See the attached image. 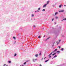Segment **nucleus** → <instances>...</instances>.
<instances>
[{"label":"nucleus","mask_w":66,"mask_h":66,"mask_svg":"<svg viewBox=\"0 0 66 66\" xmlns=\"http://www.w3.org/2000/svg\"><path fill=\"white\" fill-rule=\"evenodd\" d=\"M39 37H40V36H39Z\"/></svg>","instance_id":"a19ab883"},{"label":"nucleus","mask_w":66,"mask_h":66,"mask_svg":"<svg viewBox=\"0 0 66 66\" xmlns=\"http://www.w3.org/2000/svg\"><path fill=\"white\" fill-rule=\"evenodd\" d=\"M56 43H57V44L58 45V44H59L60 43V42H57Z\"/></svg>","instance_id":"2eb2a0df"},{"label":"nucleus","mask_w":66,"mask_h":66,"mask_svg":"<svg viewBox=\"0 0 66 66\" xmlns=\"http://www.w3.org/2000/svg\"><path fill=\"white\" fill-rule=\"evenodd\" d=\"M64 20H66V18H65L64 19Z\"/></svg>","instance_id":"bb28decb"},{"label":"nucleus","mask_w":66,"mask_h":66,"mask_svg":"<svg viewBox=\"0 0 66 66\" xmlns=\"http://www.w3.org/2000/svg\"><path fill=\"white\" fill-rule=\"evenodd\" d=\"M34 16V14H32V16L33 17Z\"/></svg>","instance_id":"393cba45"},{"label":"nucleus","mask_w":66,"mask_h":66,"mask_svg":"<svg viewBox=\"0 0 66 66\" xmlns=\"http://www.w3.org/2000/svg\"><path fill=\"white\" fill-rule=\"evenodd\" d=\"M38 38H40V37H39V36H38Z\"/></svg>","instance_id":"c9c22d12"},{"label":"nucleus","mask_w":66,"mask_h":66,"mask_svg":"<svg viewBox=\"0 0 66 66\" xmlns=\"http://www.w3.org/2000/svg\"><path fill=\"white\" fill-rule=\"evenodd\" d=\"M8 62H9V63H11V61H8Z\"/></svg>","instance_id":"4468645a"},{"label":"nucleus","mask_w":66,"mask_h":66,"mask_svg":"<svg viewBox=\"0 0 66 66\" xmlns=\"http://www.w3.org/2000/svg\"><path fill=\"white\" fill-rule=\"evenodd\" d=\"M56 27H57V26H56Z\"/></svg>","instance_id":"8fccbe9b"},{"label":"nucleus","mask_w":66,"mask_h":66,"mask_svg":"<svg viewBox=\"0 0 66 66\" xmlns=\"http://www.w3.org/2000/svg\"><path fill=\"white\" fill-rule=\"evenodd\" d=\"M46 57H45V58L44 59H46Z\"/></svg>","instance_id":"37998d69"},{"label":"nucleus","mask_w":66,"mask_h":66,"mask_svg":"<svg viewBox=\"0 0 66 66\" xmlns=\"http://www.w3.org/2000/svg\"><path fill=\"white\" fill-rule=\"evenodd\" d=\"M43 29H44V28H43Z\"/></svg>","instance_id":"a18cd8bd"},{"label":"nucleus","mask_w":66,"mask_h":66,"mask_svg":"<svg viewBox=\"0 0 66 66\" xmlns=\"http://www.w3.org/2000/svg\"><path fill=\"white\" fill-rule=\"evenodd\" d=\"M64 20V19H63V20H61V21H63V20Z\"/></svg>","instance_id":"c756f323"},{"label":"nucleus","mask_w":66,"mask_h":66,"mask_svg":"<svg viewBox=\"0 0 66 66\" xmlns=\"http://www.w3.org/2000/svg\"><path fill=\"white\" fill-rule=\"evenodd\" d=\"M64 12V10H61V11H59V12L60 13V12Z\"/></svg>","instance_id":"f03ea898"},{"label":"nucleus","mask_w":66,"mask_h":66,"mask_svg":"<svg viewBox=\"0 0 66 66\" xmlns=\"http://www.w3.org/2000/svg\"><path fill=\"white\" fill-rule=\"evenodd\" d=\"M54 57H53L52 58V59H53L54 58Z\"/></svg>","instance_id":"4c0bfd02"},{"label":"nucleus","mask_w":66,"mask_h":66,"mask_svg":"<svg viewBox=\"0 0 66 66\" xmlns=\"http://www.w3.org/2000/svg\"><path fill=\"white\" fill-rule=\"evenodd\" d=\"M61 6H63V5H60L59 6V7H61Z\"/></svg>","instance_id":"0eeeda50"},{"label":"nucleus","mask_w":66,"mask_h":66,"mask_svg":"<svg viewBox=\"0 0 66 66\" xmlns=\"http://www.w3.org/2000/svg\"><path fill=\"white\" fill-rule=\"evenodd\" d=\"M55 34H56V35L57 34V33L56 32Z\"/></svg>","instance_id":"7c9ffc66"},{"label":"nucleus","mask_w":66,"mask_h":66,"mask_svg":"<svg viewBox=\"0 0 66 66\" xmlns=\"http://www.w3.org/2000/svg\"><path fill=\"white\" fill-rule=\"evenodd\" d=\"M54 51H57V49H56L54 50Z\"/></svg>","instance_id":"dca6fc26"},{"label":"nucleus","mask_w":66,"mask_h":66,"mask_svg":"<svg viewBox=\"0 0 66 66\" xmlns=\"http://www.w3.org/2000/svg\"><path fill=\"white\" fill-rule=\"evenodd\" d=\"M60 52V51H58L57 52V53H58V52Z\"/></svg>","instance_id":"412c9836"},{"label":"nucleus","mask_w":66,"mask_h":66,"mask_svg":"<svg viewBox=\"0 0 66 66\" xmlns=\"http://www.w3.org/2000/svg\"><path fill=\"white\" fill-rule=\"evenodd\" d=\"M39 55H41V52H40V53H39Z\"/></svg>","instance_id":"4be33fe9"},{"label":"nucleus","mask_w":66,"mask_h":66,"mask_svg":"<svg viewBox=\"0 0 66 66\" xmlns=\"http://www.w3.org/2000/svg\"><path fill=\"white\" fill-rule=\"evenodd\" d=\"M55 24H56V23L55 22Z\"/></svg>","instance_id":"ea45409f"},{"label":"nucleus","mask_w":66,"mask_h":66,"mask_svg":"<svg viewBox=\"0 0 66 66\" xmlns=\"http://www.w3.org/2000/svg\"><path fill=\"white\" fill-rule=\"evenodd\" d=\"M33 27L34 28H35V26H33Z\"/></svg>","instance_id":"a878e982"},{"label":"nucleus","mask_w":66,"mask_h":66,"mask_svg":"<svg viewBox=\"0 0 66 66\" xmlns=\"http://www.w3.org/2000/svg\"><path fill=\"white\" fill-rule=\"evenodd\" d=\"M38 10H40V8H39L38 9Z\"/></svg>","instance_id":"a211bd4d"},{"label":"nucleus","mask_w":66,"mask_h":66,"mask_svg":"<svg viewBox=\"0 0 66 66\" xmlns=\"http://www.w3.org/2000/svg\"><path fill=\"white\" fill-rule=\"evenodd\" d=\"M5 64H4V65H3V66H5Z\"/></svg>","instance_id":"2f4dec72"},{"label":"nucleus","mask_w":66,"mask_h":66,"mask_svg":"<svg viewBox=\"0 0 66 66\" xmlns=\"http://www.w3.org/2000/svg\"><path fill=\"white\" fill-rule=\"evenodd\" d=\"M55 51H53V52H52L51 53H52H52H54V52Z\"/></svg>","instance_id":"6ab92c4d"},{"label":"nucleus","mask_w":66,"mask_h":66,"mask_svg":"<svg viewBox=\"0 0 66 66\" xmlns=\"http://www.w3.org/2000/svg\"><path fill=\"white\" fill-rule=\"evenodd\" d=\"M55 18L56 19H57V18H58V17L57 16Z\"/></svg>","instance_id":"5701e85b"},{"label":"nucleus","mask_w":66,"mask_h":66,"mask_svg":"<svg viewBox=\"0 0 66 66\" xmlns=\"http://www.w3.org/2000/svg\"><path fill=\"white\" fill-rule=\"evenodd\" d=\"M53 20H54V19H52V21H53Z\"/></svg>","instance_id":"c85d7f7f"},{"label":"nucleus","mask_w":66,"mask_h":66,"mask_svg":"<svg viewBox=\"0 0 66 66\" xmlns=\"http://www.w3.org/2000/svg\"><path fill=\"white\" fill-rule=\"evenodd\" d=\"M58 14V12H56L55 13V15H56V14Z\"/></svg>","instance_id":"423d86ee"},{"label":"nucleus","mask_w":66,"mask_h":66,"mask_svg":"<svg viewBox=\"0 0 66 66\" xmlns=\"http://www.w3.org/2000/svg\"><path fill=\"white\" fill-rule=\"evenodd\" d=\"M57 57V55H55L54 56V57Z\"/></svg>","instance_id":"ddd939ff"},{"label":"nucleus","mask_w":66,"mask_h":66,"mask_svg":"<svg viewBox=\"0 0 66 66\" xmlns=\"http://www.w3.org/2000/svg\"><path fill=\"white\" fill-rule=\"evenodd\" d=\"M16 55H17V54H15L14 55V56H16Z\"/></svg>","instance_id":"aec40b11"},{"label":"nucleus","mask_w":66,"mask_h":66,"mask_svg":"<svg viewBox=\"0 0 66 66\" xmlns=\"http://www.w3.org/2000/svg\"><path fill=\"white\" fill-rule=\"evenodd\" d=\"M13 38L15 40H16V38L14 36V37H13Z\"/></svg>","instance_id":"6e6552de"},{"label":"nucleus","mask_w":66,"mask_h":66,"mask_svg":"<svg viewBox=\"0 0 66 66\" xmlns=\"http://www.w3.org/2000/svg\"><path fill=\"white\" fill-rule=\"evenodd\" d=\"M66 6V5H64V6Z\"/></svg>","instance_id":"49530a36"},{"label":"nucleus","mask_w":66,"mask_h":66,"mask_svg":"<svg viewBox=\"0 0 66 66\" xmlns=\"http://www.w3.org/2000/svg\"><path fill=\"white\" fill-rule=\"evenodd\" d=\"M49 2H50V1H47V4H49Z\"/></svg>","instance_id":"39448f33"},{"label":"nucleus","mask_w":66,"mask_h":66,"mask_svg":"<svg viewBox=\"0 0 66 66\" xmlns=\"http://www.w3.org/2000/svg\"><path fill=\"white\" fill-rule=\"evenodd\" d=\"M37 12H39V11H38V10H37Z\"/></svg>","instance_id":"72a5a7b5"},{"label":"nucleus","mask_w":66,"mask_h":66,"mask_svg":"<svg viewBox=\"0 0 66 66\" xmlns=\"http://www.w3.org/2000/svg\"><path fill=\"white\" fill-rule=\"evenodd\" d=\"M56 54V53H54V54H52V55L53 56V55H55V54Z\"/></svg>","instance_id":"f8f14e48"},{"label":"nucleus","mask_w":66,"mask_h":66,"mask_svg":"<svg viewBox=\"0 0 66 66\" xmlns=\"http://www.w3.org/2000/svg\"><path fill=\"white\" fill-rule=\"evenodd\" d=\"M6 66H7V65H6Z\"/></svg>","instance_id":"3c124183"},{"label":"nucleus","mask_w":66,"mask_h":66,"mask_svg":"<svg viewBox=\"0 0 66 66\" xmlns=\"http://www.w3.org/2000/svg\"><path fill=\"white\" fill-rule=\"evenodd\" d=\"M14 43H16V41L15 42H14Z\"/></svg>","instance_id":"58836bf2"},{"label":"nucleus","mask_w":66,"mask_h":66,"mask_svg":"<svg viewBox=\"0 0 66 66\" xmlns=\"http://www.w3.org/2000/svg\"><path fill=\"white\" fill-rule=\"evenodd\" d=\"M51 54H52V53H51V54L48 55V56H49L50 58V57H51Z\"/></svg>","instance_id":"f257e3e1"},{"label":"nucleus","mask_w":66,"mask_h":66,"mask_svg":"<svg viewBox=\"0 0 66 66\" xmlns=\"http://www.w3.org/2000/svg\"><path fill=\"white\" fill-rule=\"evenodd\" d=\"M26 62H24V64H26Z\"/></svg>","instance_id":"cd10ccee"},{"label":"nucleus","mask_w":66,"mask_h":66,"mask_svg":"<svg viewBox=\"0 0 66 66\" xmlns=\"http://www.w3.org/2000/svg\"><path fill=\"white\" fill-rule=\"evenodd\" d=\"M27 62H28V61H27Z\"/></svg>","instance_id":"603ef678"},{"label":"nucleus","mask_w":66,"mask_h":66,"mask_svg":"<svg viewBox=\"0 0 66 66\" xmlns=\"http://www.w3.org/2000/svg\"><path fill=\"white\" fill-rule=\"evenodd\" d=\"M35 12H36V11H35Z\"/></svg>","instance_id":"de8ad7c7"},{"label":"nucleus","mask_w":66,"mask_h":66,"mask_svg":"<svg viewBox=\"0 0 66 66\" xmlns=\"http://www.w3.org/2000/svg\"><path fill=\"white\" fill-rule=\"evenodd\" d=\"M50 37H49L48 38H47V39H49V38H50Z\"/></svg>","instance_id":"b1692460"},{"label":"nucleus","mask_w":66,"mask_h":66,"mask_svg":"<svg viewBox=\"0 0 66 66\" xmlns=\"http://www.w3.org/2000/svg\"><path fill=\"white\" fill-rule=\"evenodd\" d=\"M59 28L60 29H61V27H59Z\"/></svg>","instance_id":"f704fd0d"},{"label":"nucleus","mask_w":66,"mask_h":66,"mask_svg":"<svg viewBox=\"0 0 66 66\" xmlns=\"http://www.w3.org/2000/svg\"><path fill=\"white\" fill-rule=\"evenodd\" d=\"M59 42H61V40H59Z\"/></svg>","instance_id":"e433bc0d"},{"label":"nucleus","mask_w":66,"mask_h":66,"mask_svg":"<svg viewBox=\"0 0 66 66\" xmlns=\"http://www.w3.org/2000/svg\"><path fill=\"white\" fill-rule=\"evenodd\" d=\"M47 6V4H45V5H43V7H46V6Z\"/></svg>","instance_id":"20e7f679"},{"label":"nucleus","mask_w":66,"mask_h":66,"mask_svg":"<svg viewBox=\"0 0 66 66\" xmlns=\"http://www.w3.org/2000/svg\"><path fill=\"white\" fill-rule=\"evenodd\" d=\"M61 50H62V51H63V50H64V49L63 48H62Z\"/></svg>","instance_id":"f3484780"},{"label":"nucleus","mask_w":66,"mask_h":66,"mask_svg":"<svg viewBox=\"0 0 66 66\" xmlns=\"http://www.w3.org/2000/svg\"><path fill=\"white\" fill-rule=\"evenodd\" d=\"M37 60V59H33V61L34 62H35V61Z\"/></svg>","instance_id":"7ed1b4c3"},{"label":"nucleus","mask_w":66,"mask_h":66,"mask_svg":"<svg viewBox=\"0 0 66 66\" xmlns=\"http://www.w3.org/2000/svg\"><path fill=\"white\" fill-rule=\"evenodd\" d=\"M42 11L43 12H44V11H45V9H43L42 10Z\"/></svg>","instance_id":"9b49d317"},{"label":"nucleus","mask_w":66,"mask_h":66,"mask_svg":"<svg viewBox=\"0 0 66 66\" xmlns=\"http://www.w3.org/2000/svg\"><path fill=\"white\" fill-rule=\"evenodd\" d=\"M22 66H23V65H22Z\"/></svg>","instance_id":"c03bdc74"},{"label":"nucleus","mask_w":66,"mask_h":66,"mask_svg":"<svg viewBox=\"0 0 66 66\" xmlns=\"http://www.w3.org/2000/svg\"><path fill=\"white\" fill-rule=\"evenodd\" d=\"M15 43H14V44H15Z\"/></svg>","instance_id":"09e8293b"},{"label":"nucleus","mask_w":66,"mask_h":66,"mask_svg":"<svg viewBox=\"0 0 66 66\" xmlns=\"http://www.w3.org/2000/svg\"><path fill=\"white\" fill-rule=\"evenodd\" d=\"M35 56H36V57H37V56H38V55L37 54L36 55H35Z\"/></svg>","instance_id":"1a4fd4ad"},{"label":"nucleus","mask_w":66,"mask_h":66,"mask_svg":"<svg viewBox=\"0 0 66 66\" xmlns=\"http://www.w3.org/2000/svg\"><path fill=\"white\" fill-rule=\"evenodd\" d=\"M45 37V36H44V37Z\"/></svg>","instance_id":"79ce46f5"},{"label":"nucleus","mask_w":66,"mask_h":66,"mask_svg":"<svg viewBox=\"0 0 66 66\" xmlns=\"http://www.w3.org/2000/svg\"><path fill=\"white\" fill-rule=\"evenodd\" d=\"M49 60H46L45 61V62H48V61H49Z\"/></svg>","instance_id":"9d476101"},{"label":"nucleus","mask_w":66,"mask_h":66,"mask_svg":"<svg viewBox=\"0 0 66 66\" xmlns=\"http://www.w3.org/2000/svg\"><path fill=\"white\" fill-rule=\"evenodd\" d=\"M58 47H59V48H61V47L60 46H58Z\"/></svg>","instance_id":"473e14b6"}]
</instances>
